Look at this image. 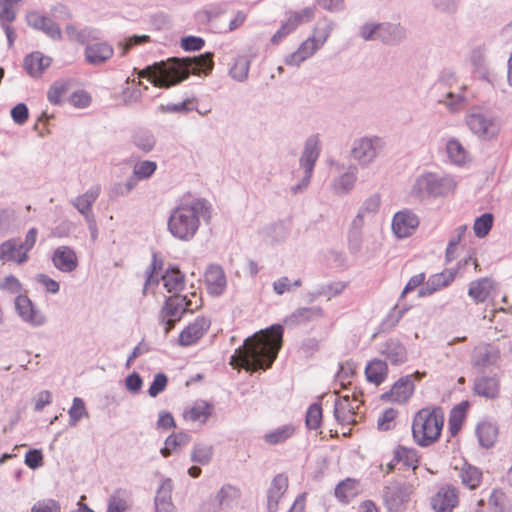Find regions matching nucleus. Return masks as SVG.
<instances>
[{
  "label": "nucleus",
  "instance_id": "nucleus-1",
  "mask_svg": "<svg viewBox=\"0 0 512 512\" xmlns=\"http://www.w3.org/2000/svg\"><path fill=\"white\" fill-rule=\"evenodd\" d=\"M283 327L272 325L269 329L255 333L231 356L232 365H240L247 371L266 370L271 367L282 346Z\"/></svg>",
  "mask_w": 512,
  "mask_h": 512
},
{
  "label": "nucleus",
  "instance_id": "nucleus-2",
  "mask_svg": "<svg viewBox=\"0 0 512 512\" xmlns=\"http://www.w3.org/2000/svg\"><path fill=\"white\" fill-rule=\"evenodd\" d=\"M213 66V54L206 52L192 58H170L156 62L140 70L138 76L147 78L156 87L170 88L187 79L191 73L207 75Z\"/></svg>",
  "mask_w": 512,
  "mask_h": 512
},
{
  "label": "nucleus",
  "instance_id": "nucleus-3",
  "mask_svg": "<svg viewBox=\"0 0 512 512\" xmlns=\"http://www.w3.org/2000/svg\"><path fill=\"white\" fill-rule=\"evenodd\" d=\"M213 206L207 199L192 195L183 196L170 211L167 221L169 233L177 240L190 241L197 234L201 223H209Z\"/></svg>",
  "mask_w": 512,
  "mask_h": 512
},
{
  "label": "nucleus",
  "instance_id": "nucleus-4",
  "mask_svg": "<svg viewBox=\"0 0 512 512\" xmlns=\"http://www.w3.org/2000/svg\"><path fill=\"white\" fill-rule=\"evenodd\" d=\"M456 187L457 180L450 174L424 172L415 178L410 194L421 201L437 199L453 193Z\"/></svg>",
  "mask_w": 512,
  "mask_h": 512
},
{
  "label": "nucleus",
  "instance_id": "nucleus-5",
  "mask_svg": "<svg viewBox=\"0 0 512 512\" xmlns=\"http://www.w3.org/2000/svg\"><path fill=\"white\" fill-rule=\"evenodd\" d=\"M443 425L444 413L441 408H423L413 418V439L419 446L428 447L439 439Z\"/></svg>",
  "mask_w": 512,
  "mask_h": 512
},
{
  "label": "nucleus",
  "instance_id": "nucleus-6",
  "mask_svg": "<svg viewBox=\"0 0 512 512\" xmlns=\"http://www.w3.org/2000/svg\"><path fill=\"white\" fill-rule=\"evenodd\" d=\"M464 123L472 135L485 141L496 138L502 128V121L495 113L480 107L468 110Z\"/></svg>",
  "mask_w": 512,
  "mask_h": 512
},
{
  "label": "nucleus",
  "instance_id": "nucleus-7",
  "mask_svg": "<svg viewBox=\"0 0 512 512\" xmlns=\"http://www.w3.org/2000/svg\"><path fill=\"white\" fill-rule=\"evenodd\" d=\"M359 36L364 41H380L386 45H396L405 37V29L400 24L368 21L359 27Z\"/></svg>",
  "mask_w": 512,
  "mask_h": 512
},
{
  "label": "nucleus",
  "instance_id": "nucleus-8",
  "mask_svg": "<svg viewBox=\"0 0 512 512\" xmlns=\"http://www.w3.org/2000/svg\"><path fill=\"white\" fill-rule=\"evenodd\" d=\"M438 92L437 102L444 105L451 113L459 112L466 104V86L456 82L453 75L440 78L434 85Z\"/></svg>",
  "mask_w": 512,
  "mask_h": 512
},
{
  "label": "nucleus",
  "instance_id": "nucleus-9",
  "mask_svg": "<svg viewBox=\"0 0 512 512\" xmlns=\"http://www.w3.org/2000/svg\"><path fill=\"white\" fill-rule=\"evenodd\" d=\"M192 299H188L184 295L170 296L162 309L161 317L164 333L168 334L179 321L182 315L187 311H194L200 306V299L194 292L191 294Z\"/></svg>",
  "mask_w": 512,
  "mask_h": 512
},
{
  "label": "nucleus",
  "instance_id": "nucleus-10",
  "mask_svg": "<svg viewBox=\"0 0 512 512\" xmlns=\"http://www.w3.org/2000/svg\"><path fill=\"white\" fill-rule=\"evenodd\" d=\"M319 154V138L317 135H312L306 140L304 150L300 157V166L304 169V175L297 184L290 187V193L292 195L303 193L308 188Z\"/></svg>",
  "mask_w": 512,
  "mask_h": 512
},
{
  "label": "nucleus",
  "instance_id": "nucleus-11",
  "mask_svg": "<svg viewBox=\"0 0 512 512\" xmlns=\"http://www.w3.org/2000/svg\"><path fill=\"white\" fill-rule=\"evenodd\" d=\"M383 147L384 141L378 136L361 137L353 141L351 156L361 167H368L375 161Z\"/></svg>",
  "mask_w": 512,
  "mask_h": 512
},
{
  "label": "nucleus",
  "instance_id": "nucleus-12",
  "mask_svg": "<svg viewBox=\"0 0 512 512\" xmlns=\"http://www.w3.org/2000/svg\"><path fill=\"white\" fill-rule=\"evenodd\" d=\"M411 494L410 484L394 481L384 486L382 499L390 512H400L407 507Z\"/></svg>",
  "mask_w": 512,
  "mask_h": 512
},
{
  "label": "nucleus",
  "instance_id": "nucleus-13",
  "mask_svg": "<svg viewBox=\"0 0 512 512\" xmlns=\"http://www.w3.org/2000/svg\"><path fill=\"white\" fill-rule=\"evenodd\" d=\"M315 16L314 7H305L300 11H288L286 19L278 31L272 36L271 42L278 44L284 37L291 34L296 28L304 23L310 22Z\"/></svg>",
  "mask_w": 512,
  "mask_h": 512
},
{
  "label": "nucleus",
  "instance_id": "nucleus-14",
  "mask_svg": "<svg viewBox=\"0 0 512 512\" xmlns=\"http://www.w3.org/2000/svg\"><path fill=\"white\" fill-rule=\"evenodd\" d=\"M15 311L18 317L32 327L43 326L47 319L44 313L26 295H17L14 300Z\"/></svg>",
  "mask_w": 512,
  "mask_h": 512
},
{
  "label": "nucleus",
  "instance_id": "nucleus-15",
  "mask_svg": "<svg viewBox=\"0 0 512 512\" xmlns=\"http://www.w3.org/2000/svg\"><path fill=\"white\" fill-rule=\"evenodd\" d=\"M424 375L425 373L417 371L414 374L401 377L382 398L399 404L407 402L414 392L415 386L413 379L416 378L420 380Z\"/></svg>",
  "mask_w": 512,
  "mask_h": 512
},
{
  "label": "nucleus",
  "instance_id": "nucleus-16",
  "mask_svg": "<svg viewBox=\"0 0 512 512\" xmlns=\"http://www.w3.org/2000/svg\"><path fill=\"white\" fill-rule=\"evenodd\" d=\"M447 161L456 167L465 168L472 163L470 151L456 137H449L445 143Z\"/></svg>",
  "mask_w": 512,
  "mask_h": 512
},
{
  "label": "nucleus",
  "instance_id": "nucleus-17",
  "mask_svg": "<svg viewBox=\"0 0 512 512\" xmlns=\"http://www.w3.org/2000/svg\"><path fill=\"white\" fill-rule=\"evenodd\" d=\"M53 266L62 273H72L79 265L75 250L67 245H61L54 249L51 255Z\"/></svg>",
  "mask_w": 512,
  "mask_h": 512
},
{
  "label": "nucleus",
  "instance_id": "nucleus-18",
  "mask_svg": "<svg viewBox=\"0 0 512 512\" xmlns=\"http://www.w3.org/2000/svg\"><path fill=\"white\" fill-rule=\"evenodd\" d=\"M418 225V216L408 209L397 212L392 220V230L398 238L409 237L414 233Z\"/></svg>",
  "mask_w": 512,
  "mask_h": 512
},
{
  "label": "nucleus",
  "instance_id": "nucleus-19",
  "mask_svg": "<svg viewBox=\"0 0 512 512\" xmlns=\"http://www.w3.org/2000/svg\"><path fill=\"white\" fill-rule=\"evenodd\" d=\"M459 503V493L452 485L442 486L431 499L435 512H452Z\"/></svg>",
  "mask_w": 512,
  "mask_h": 512
},
{
  "label": "nucleus",
  "instance_id": "nucleus-20",
  "mask_svg": "<svg viewBox=\"0 0 512 512\" xmlns=\"http://www.w3.org/2000/svg\"><path fill=\"white\" fill-rule=\"evenodd\" d=\"M380 355L385 361L398 366L405 363L408 359V352L403 343L396 338H389L380 344L378 349Z\"/></svg>",
  "mask_w": 512,
  "mask_h": 512
},
{
  "label": "nucleus",
  "instance_id": "nucleus-21",
  "mask_svg": "<svg viewBox=\"0 0 512 512\" xmlns=\"http://www.w3.org/2000/svg\"><path fill=\"white\" fill-rule=\"evenodd\" d=\"M26 21L30 27L42 31L53 40H60L62 38L60 27L52 19L37 11L28 12L26 15Z\"/></svg>",
  "mask_w": 512,
  "mask_h": 512
},
{
  "label": "nucleus",
  "instance_id": "nucleus-22",
  "mask_svg": "<svg viewBox=\"0 0 512 512\" xmlns=\"http://www.w3.org/2000/svg\"><path fill=\"white\" fill-rule=\"evenodd\" d=\"M358 407L359 401L356 398L350 399L348 395L339 397L334 403V416L342 425L355 423V409Z\"/></svg>",
  "mask_w": 512,
  "mask_h": 512
},
{
  "label": "nucleus",
  "instance_id": "nucleus-23",
  "mask_svg": "<svg viewBox=\"0 0 512 512\" xmlns=\"http://www.w3.org/2000/svg\"><path fill=\"white\" fill-rule=\"evenodd\" d=\"M205 284L210 295H222L227 287V278L223 268L216 264L209 265L205 272Z\"/></svg>",
  "mask_w": 512,
  "mask_h": 512
},
{
  "label": "nucleus",
  "instance_id": "nucleus-24",
  "mask_svg": "<svg viewBox=\"0 0 512 512\" xmlns=\"http://www.w3.org/2000/svg\"><path fill=\"white\" fill-rule=\"evenodd\" d=\"M19 238H10L0 243V261L13 262L22 265L29 260V254H26L20 247Z\"/></svg>",
  "mask_w": 512,
  "mask_h": 512
},
{
  "label": "nucleus",
  "instance_id": "nucleus-25",
  "mask_svg": "<svg viewBox=\"0 0 512 512\" xmlns=\"http://www.w3.org/2000/svg\"><path fill=\"white\" fill-rule=\"evenodd\" d=\"M114 53L113 47L107 42L87 44L84 50L85 61L98 66L108 61Z\"/></svg>",
  "mask_w": 512,
  "mask_h": 512
},
{
  "label": "nucleus",
  "instance_id": "nucleus-26",
  "mask_svg": "<svg viewBox=\"0 0 512 512\" xmlns=\"http://www.w3.org/2000/svg\"><path fill=\"white\" fill-rule=\"evenodd\" d=\"M210 321L204 317H198L193 323H190L179 336L181 346H190L195 344L209 329Z\"/></svg>",
  "mask_w": 512,
  "mask_h": 512
},
{
  "label": "nucleus",
  "instance_id": "nucleus-27",
  "mask_svg": "<svg viewBox=\"0 0 512 512\" xmlns=\"http://www.w3.org/2000/svg\"><path fill=\"white\" fill-rule=\"evenodd\" d=\"M172 491V480L170 478L163 479L154 499L156 512H177L176 506L172 502Z\"/></svg>",
  "mask_w": 512,
  "mask_h": 512
},
{
  "label": "nucleus",
  "instance_id": "nucleus-28",
  "mask_svg": "<svg viewBox=\"0 0 512 512\" xmlns=\"http://www.w3.org/2000/svg\"><path fill=\"white\" fill-rule=\"evenodd\" d=\"M288 488V478L284 474H277L267 491V511L276 512L279 501Z\"/></svg>",
  "mask_w": 512,
  "mask_h": 512
},
{
  "label": "nucleus",
  "instance_id": "nucleus-29",
  "mask_svg": "<svg viewBox=\"0 0 512 512\" xmlns=\"http://www.w3.org/2000/svg\"><path fill=\"white\" fill-rule=\"evenodd\" d=\"M51 63L52 59L49 56L35 51L25 57L24 68L31 77L39 78L50 67Z\"/></svg>",
  "mask_w": 512,
  "mask_h": 512
},
{
  "label": "nucleus",
  "instance_id": "nucleus-30",
  "mask_svg": "<svg viewBox=\"0 0 512 512\" xmlns=\"http://www.w3.org/2000/svg\"><path fill=\"white\" fill-rule=\"evenodd\" d=\"M357 181V168L349 166L347 171L332 180L331 188L334 194L344 196L349 194Z\"/></svg>",
  "mask_w": 512,
  "mask_h": 512
},
{
  "label": "nucleus",
  "instance_id": "nucleus-31",
  "mask_svg": "<svg viewBox=\"0 0 512 512\" xmlns=\"http://www.w3.org/2000/svg\"><path fill=\"white\" fill-rule=\"evenodd\" d=\"M324 317V311L320 306L300 307L289 315L285 322L288 325H301L308 322L316 321Z\"/></svg>",
  "mask_w": 512,
  "mask_h": 512
},
{
  "label": "nucleus",
  "instance_id": "nucleus-32",
  "mask_svg": "<svg viewBox=\"0 0 512 512\" xmlns=\"http://www.w3.org/2000/svg\"><path fill=\"white\" fill-rule=\"evenodd\" d=\"M495 293V283L490 278H481L472 281L469 285L468 295L476 302L482 303Z\"/></svg>",
  "mask_w": 512,
  "mask_h": 512
},
{
  "label": "nucleus",
  "instance_id": "nucleus-33",
  "mask_svg": "<svg viewBox=\"0 0 512 512\" xmlns=\"http://www.w3.org/2000/svg\"><path fill=\"white\" fill-rule=\"evenodd\" d=\"M100 192L101 187L99 185L92 186L85 193L74 198L71 203L85 219L92 217V205L99 197Z\"/></svg>",
  "mask_w": 512,
  "mask_h": 512
},
{
  "label": "nucleus",
  "instance_id": "nucleus-34",
  "mask_svg": "<svg viewBox=\"0 0 512 512\" xmlns=\"http://www.w3.org/2000/svg\"><path fill=\"white\" fill-rule=\"evenodd\" d=\"M319 50L315 44V37H309L301 43L299 48L285 57V63L289 66L298 67L301 63L309 59Z\"/></svg>",
  "mask_w": 512,
  "mask_h": 512
},
{
  "label": "nucleus",
  "instance_id": "nucleus-35",
  "mask_svg": "<svg viewBox=\"0 0 512 512\" xmlns=\"http://www.w3.org/2000/svg\"><path fill=\"white\" fill-rule=\"evenodd\" d=\"M455 273L456 272L454 270H447L432 275L426 282L425 286L419 290L418 295L420 297L429 296L448 286L454 280Z\"/></svg>",
  "mask_w": 512,
  "mask_h": 512
},
{
  "label": "nucleus",
  "instance_id": "nucleus-36",
  "mask_svg": "<svg viewBox=\"0 0 512 512\" xmlns=\"http://www.w3.org/2000/svg\"><path fill=\"white\" fill-rule=\"evenodd\" d=\"M213 412V406L204 400L196 401L191 407L185 409L183 417L186 421L206 423Z\"/></svg>",
  "mask_w": 512,
  "mask_h": 512
},
{
  "label": "nucleus",
  "instance_id": "nucleus-37",
  "mask_svg": "<svg viewBox=\"0 0 512 512\" xmlns=\"http://www.w3.org/2000/svg\"><path fill=\"white\" fill-rule=\"evenodd\" d=\"M370 221L371 220H369L367 217H365L359 211L357 212V215L354 217V219L351 222L349 232H348V240H349V246H350L351 250L357 252L360 249L361 242H362L361 230Z\"/></svg>",
  "mask_w": 512,
  "mask_h": 512
},
{
  "label": "nucleus",
  "instance_id": "nucleus-38",
  "mask_svg": "<svg viewBox=\"0 0 512 512\" xmlns=\"http://www.w3.org/2000/svg\"><path fill=\"white\" fill-rule=\"evenodd\" d=\"M388 374L387 362L380 359H373L365 367V375L368 382L375 385L383 383Z\"/></svg>",
  "mask_w": 512,
  "mask_h": 512
},
{
  "label": "nucleus",
  "instance_id": "nucleus-39",
  "mask_svg": "<svg viewBox=\"0 0 512 512\" xmlns=\"http://www.w3.org/2000/svg\"><path fill=\"white\" fill-rule=\"evenodd\" d=\"M458 477L461 479V483L469 488L470 490L476 489L482 480V471L468 463H464L459 468Z\"/></svg>",
  "mask_w": 512,
  "mask_h": 512
},
{
  "label": "nucleus",
  "instance_id": "nucleus-40",
  "mask_svg": "<svg viewBox=\"0 0 512 512\" xmlns=\"http://www.w3.org/2000/svg\"><path fill=\"white\" fill-rule=\"evenodd\" d=\"M474 391L477 395L494 398L499 391V383L495 377L481 376L475 380Z\"/></svg>",
  "mask_w": 512,
  "mask_h": 512
},
{
  "label": "nucleus",
  "instance_id": "nucleus-41",
  "mask_svg": "<svg viewBox=\"0 0 512 512\" xmlns=\"http://www.w3.org/2000/svg\"><path fill=\"white\" fill-rule=\"evenodd\" d=\"M498 351L490 345L478 346L474 350L473 364L478 367H488L496 363Z\"/></svg>",
  "mask_w": 512,
  "mask_h": 512
},
{
  "label": "nucleus",
  "instance_id": "nucleus-42",
  "mask_svg": "<svg viewBox=\"0 0 512 512\" xmlns=\"http://www.w3.org/2000/svg\"><path fill=\"white\" fill-rule=\"evenodd\" d=\"M65 32L71 41H76L83 45H87L90 41L99 38L98 31L90 27L77 29L74 25H67Z\"/></svg>",
  "mask_w": 512,
  "mask_h": 512
},
{
  "label": "nucleus",
  "instance_id": "nucleus-43",
  "mask_svg": "<svg viewBox=\"0 0 512 512\" xmlns=\"http://www.w3.org/2000/svg\"><path fill=\"white\" fill-rule=\"evenodd\" d=\"M294 433L295 426L293 424H285L267 432L263 436V440L269 445H277L290 439Z\"/></svg>",
  "mask_w": 512,
  "mask_h": 512
},
{
  "label": "nucleus",
  "instance_id": "nucleus-44",
  "mask_svg": "<svg viewBox=\"0 0 512 512\" xmlns=\"http://www.w3.org/2000/svg\"><path fill=\"white\" fill-rule=\"evenodd\" d=\"M163 285L169 293H177L184 288L185 281L184 275L179 269L172 268L167 270L164 275L161 276Z\"/></svg>",
  "mask_w": 512,
  "mask_h": 512
},
{
  "label": "nucleus",
  "instance_id": "nucleus-45",
  "mask_svg": "<svg viewBox=\"0 0 512 512\" xmlns=\"http://www.w3.org/2000/svg\"><path fill=\"white\" fill-rule=\"evenodd\" d=\"M240 498V490L230 484L223 485L218 491L215 501L221 508H230Z\"/></svg>",
  "mask_w": 512,
  "mask_h": 512
},
{
  "label": "nucleus",
  "instance_id": "nucleus-46",
  "mask_svg": "<svg viewBox=\"0 0 512 512\" xmlns=\"http://www.w3.org/2000/svg\"><path fill=\"white\" fill-rule=\"evenodd\" d=\"M250 69V60L246 55H238L234 58L229 69V75L235 81L243 82L247 79Z\"/></svg>",
  "mask_w": 512,
  "mask_h": 512
},
{
  "label": "nucleus",
  "instance_id": "nucleus-47",
  "mask_svg": "<svg viewBox=\"0 0 512 512\" xmlns=\"http://www.w3.org/2000/svg\"><path fill=\"white\" fill-rule=\"evenodd\" d=\"M72 85V81L69 79H60L55 81L48 90L47 98L50 103L59 105L62 102V98L68 93Z\"/></svg>",
  "mask_w": 512,
  "mask_h": 512
},
{
  "label": "nucleus",
  "instance_id": "nucleus-48",
  "mask_svg": "<svg viewBox=\"0 0 512 512\" xmlns=\"http://www.w3.org/2000/svg\"><path fill=\"white\" fill-rule=\"evenodd\" d=\"M190 441V436L186 433L171 434L164 442V447L160 453L163 457H169L177 448L185 446Z\"/></svg>",
  "mask_w": 512,
  "mask_h": 512
},
{
  "label": "nucleus",
  "instance_id": "nucleus-49",
  "mask_svg": "<svg viewBox=\"0 0 512 512\" xmlns=\"http://www.w3.org/2000/svg\"><path fill=\"white\" fill-rule=\"evenodd\" d=\"M394 461L400 462L408 468L416 469L419 461L417 451L413 448L399 446L394 451Z\"/></svg>",
  "mask_w": 512,
  "mask_h": 512
},
{
  "label": "nucleus",
  "instance_id": "nucleus-50",
  "mask_svg": "<svg viewBox=\"0 0 512 512\" xmlns=\"http://www.w3.org/2000/svg\"><path fill=\"white\" fill-rule=\"evenodd\" d=\"M334 29L333 21L323 18L319 20L314 28L315 44L320 49L330 37Z\"/></svg>",
  "mask_w": 512,
  "mask_h": 512
},
{
  "label": "nucleus",
  "instance_id": "nucleus-51",
  "mask_svg": "<svg viewBox=\"0 0 512 512\" xmlns=\"http://www.w3.org/2000/svg\"><path fill=\"white\" fill-rule=\"evenodd\" d=\"M127 497L125 489H116L108 499L106 512H125L128 508Z\"/></svg>",
  "mask_w": 512,
  "mask_h": 512
},
{
  "label": "nucleus",
  "instance_id": "nucleus-52",
  "mask_svg": "<svg viewBox=\"0 0 512 512\" xmlns=\"http://www.w3.org/2000/svg\"><path fill=\"white\" fill-rule=\"evenodd\" d=\"M157 163L151 160L137 161L132 168V174L139 181L150 179L157 170Z\"/></svg>",
  "mask_w": 512,
  "mask_h": 512
},
{
  "label": "nucleus",
  "instance_id": "nucleus-53",
  "mask_svg": "<svg viewBox=\"0 0 512 512\" xmlns=\"http://www.w3.org/2000/svg\"><path fill=\"white\" fill-rule=\"evenodd\" d=\"M213 456V447L209 444L197 443L194 445L191 460L201 465H207Z\"/></svg>",
  "mask_w": 512,
  "mask_h": 512
},
{
  "label": "nucleus",
  "instance_id": "nucleus-54",
  "mask_svg": "<svg viewBox=\"0 0 512 512\" xmlns=\"http://www.w3.org/2000/svg\"><path fill=\"white\" fill-rule=\"evenodd\" d=\"M346 288L345 282H332L326 285L319 286L318 289L313 293V297L317 298L320 296L326 297L327 300L332 299L340 295Z\"/></svg>",
  "mask_w": 512,
  "mask_h": 512
},
{
  "label": "nucleus",
  "instance_id": "nucleus-55",
  "mask_svg": "<svg viewBox=\"0 0 512 512\" xmlns=\"http://www.w3.org/2000/svg\"><path fill=\"white\" fill-rule=\"evenodd\" d=\"M22 0H0V22H13Z\"/></svg>",
  "mask_w": 512,
  "mask_h": 512
},
{
  "label": "nucleus",
  "instance_id": "nucleus-56",
  "mask_svg": "<svg viewBox=\"0 0 512 512\" xmlns=\"http://www.w3.org/2000/svg\"><path fill=\"white\" fill-rule=\"evenodd\" d=\"M0 290L16 296L25 294L23 284L14 275H7L0 280Z\"/></svg>",
  "mask_w": 512,
  "mask_h": 512
},
{
  "label": "nucleus",
  "instance_id": "nucleus-57",
  "mask_svg": "<svg viewBox=\"0 0 512 512\" xmlns=\"http://www.w3.org/2000/svg\"><path fill=\"white\" fill-rule=\"evenodd\" d=\"M133 144L142 152L149 153L155 146V137L147 131H139L133 135Z\"/></svg>",
  "mask_w": 512,
  "mask_h": 512
},
{
  "label": "nucleus",
  "instance_id": "nucleus-58",
  "mask_svg": "<svg viewBox=\"0 0 512 512\" xmlns=\"http://www.w3.org/2000/svg\"><path fill=\"white\" fill-rule=\"evenodd\" d=\"M21 225L18 214L13 209H4L0 211V231L7 232L12 228H19Z\"/></svg>",
  "mask_w": 512,
  "mask_h": 512
},
{
  "label": "nucleus",
  "instance_id": "nucleus-59",
  "mask_svg": "<svg viewBox=\"0 0 512 512\" xmlns=\"http://www.w3.org/2000/svg\"><path fill=\"white\" fill-rule=\"evenodd\" d=\"M68 414L70 417L69 425L76 426L80 419L88 416L85 402L79 397H74L72 406L68 410Z\"/></svg>",
  "mask_w": 512,
  "mask_h": 512
},
{
  "label": "nucleus",
  "instance_id": "nucleus-60",
  "mask_svg": "<svg viewBox=\"0 0 512 512\" xmlns=\"http://www.w3.org/2000/svg\"><path fill=\"white\" fill-rule=\"evenodd\" d=\"M493 219L491 213H485L476 218L473 226L475 235L479 238L485 237L493 226Z\"/></svg>",
  "mask_w": 512,
  "mask_h": 512
},
{
  "label": "nucleus",
  "instance_id": "nucleus-61",
  "mask_svg": "<svg viewBox=\"0 0 512 512\" xmlns=\"http://www.w3.org/2000/svg\"><path fill=\"white\" fill-rule=\"evenodd\" d=\"M380 196L377 194H373L368 197L360 206L359 212L367 217L369 220H372L380 207Z\"/></svg>",
  "mask_w": 512,
  "mask_h": 512
},
{
  "label": "nucleus",
  "instance_id": "nucleus-62",
  "mask_svg": "<svg viewBox=\"0 0 512 512\" xmlns=\"http://www.w3.org/2000/svg\"><path fill=\"white\" fill-rule=\"evenodd\" d=\"M158 269H161V262L157 260V257L154 254L151 264L149 265V267L146 270L147 277H146V281H145V285H144V289H143L144 294H146V292L148 291V289L150 287L158 284L159 277L156 272Z\"/></svg>",
  "mask_w": 512,
  "mask_h": 512
},
{
  "label": "nucleus",
  "instance_id": "nucleus-63",
  "mask_svg": "<svg viewBox=\"0 0 512 512\" xmlns=\"http://www.w3.org/2000/svg\"><path fill=\"white\" fill-rule=\"evenodd\" d=\"M322 420V408L319 404H312L306 413V425L309 429L320 427Z\"/></svg>",
  "mask_w": 512,
  "mask_h": 512
},
{
  "label": "nucleus",
  "instance_id": "nucleus-64",
  "mask_svg": "<svg viewBox=\"0 0 512 512\" xmlns=\"http://www.w3.org/2000/svg\"><path fill=\"white\" fill-rule=\"evenodd\" d=\"M31 512H61V506L54 499H43L32 506Z\"/></svg>",
  "mask_w": 512,
  "mask_h": 512
}]
</instances>
